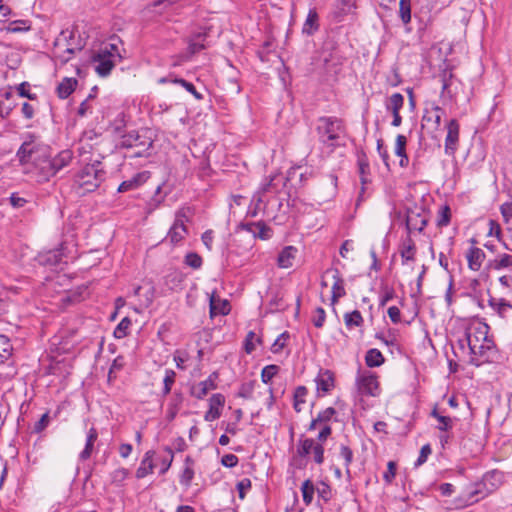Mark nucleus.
<instances>
[{
    "instance_id": "f257e3e1",
    "label": "nucleus",
    "mask_w": 512,
    "mask_h": 512,
    "mask_svg": "<svg viewBox=\"0 0 512 512\" xmlns=\"http://www.w3.org/2000/svg\"><path fill=\"white\" fill-rule=\"evenodd\" d=\"M488 332L486 323L476 321L468 325L463 337L457 341L458 348L463 354L469 355V362L475 366L488 362L494 352V343Z\"/></svg>"
},
{
    "instance_id": "f03ea898",
    "label": "nucleus",
    "mask_w": 512,
    "mask_h": 512,
    "mask_svg": "<svg viewBox=\"0 0 512 512\" xmlns=\"http://www.w3.org/2000/svg\"><path fill=\"white\" fill-rule=\"evenodd\" d=\"M72 160V152L70 150L61 151L56 157L50 159L48 157H38L34 162V176H37L38 182L47 181L54 176L57 171L65 167Z\"/></svg>"
},
{
    "instance_id": "7ed1b4c3",
    "label": "nucleus",
    "mask_w": 512,
    "mask_h": 512,
    "mask_svg": "<svg viewBox=\"0 0 512 512\" xmlns=\"http://www.w3.org/2000/svg\"><path fill=\"white\" fill-rule=\"evenodd\" d=\"M80 50L81 46L79 43H76L73 32L63 30L54 40L52 58L56 63L59 62L63 65L71 60L74 54Z\"/></svg>"
},
{
    "instance_id": "20e7f679",
    "label": "nucleus",
    "mask_w": 512,
    "mask_h": 512,
    "mask_svg": "<svg viewBox=\"0 0 512 512\" xmlns=\"http://www.w3.org/2000/svg\"><path fill=\"white\" fill-rule=\"evenodd\" d=\"M121 59L119 48L116 44L109 43L101 47L92 57V63L96 73L101 77L108 76L116 63Z\"/></svg>"
},
{
    "instance_id": "39448f33",
    "label": "nucleus",
    "mask_w": 512,
    "mask_h": 512,
    "mask_svg": "<svg viewBox=\"0 0 512 512\" xmlns=\"http://www.w3.org/2000/svg\"><path fill=\"white\" fill-rule=\"evenodd\" d=\"M105 171L98 160L86 164L76 177V183L85 192L94 191L104 180Z\"/></svg>"
},
{
    "instance_id": "423d86ee",
    "label": "nucleus",
    "mask_w": 512,
    "mask_h": 512,
    "mask_svg": "<svg viewBox=\"0 0 512 512\" xmlns=\"http://www.w3.org/2000/svg\"><path fill=\"white\" fill-rule=\"evenodd\" d=\"M317 129L321 141L330 145H334L343 133L342 121L333 117L320 118Z\"/></svg>"
},
{
    "instance_id": "0eeeda50",
    "label": "nucleus",
    "mask_w": 512,
    "mask_h": 512,
    "mask_svg": "<svg viewBox=\"0 0 512 512\" xmlns=\"http://www.w3.org/2000/svg\"><path fill=\"white\" fill-rule=\"evenodd\" d=\"M356 386L358 392L362 395L378 397L381 393L377 375L369 370L358 371Z\"/></svg>"
},
{
    "instance_id": "6e6552de",
    "label": "nucleus",
    "mask_w": 512,
    "mask_h": 512,
    "mask_svg": "<svg viewBox=\"0 0 512 512\" xmlns=\"http://www.w3.org/2000/svg\"><path fill=\"white\" fill-rule=\"evenodd\" d=\"M153 141L147 132L132 131L122 137L121 145L126 148H136L135 156L142 157L152 147Z\"/></svg>"
},
{
    "instance_id": "1a4fd4ad",
    "label": "nucleus",
    "mask_w": 512,
    "mask_h": 512,
    "mask_svg": "<svg viewBox=\"0 0 512 512\" xmlns=\"http://www.w3.org/2000/svg\"><path fill=\"white\" fill-rule=\"evenodd\" d=\"M189 220V209L181 208L175 214V220L170 228L166 239L169 240L172 244L176 245L183 241L187 234V228L185 223Z\"/></svg>"
},
{
    "instance_id": "9d476101",
    "label": "nucleus",
    "mask_w": 512,
    "mask_h": 512,
    "mask_svg": "<svg viewBox=\"0 0 512 512\" xmlns=\"http://www.w3.org/2000/svg\"><path fill=\"white\" fill-rule=\"evenodd\" d=\"M488 489L481 479L474 483L472 488L463 497H459L457 501L462 507L469 506L490 495L492 492H488Z\"/></svg>"
},
{
    "instance_id": "9b49d317",
    "label": "nucleus",
    "mask_w": 512,
    "mask_h": 512,
    "mask_svg": "<svg viewBox=\"0 0 512 512\" xmlns=\"http://www.w3.org/2000/svg\"><path fill=\"white\" fill-rule=\"evenodd\" d=\"M329 276L332 279V285H331L332 296H331V301L334 304V303H336L339 300V298H341V297H343L345 295L344 280L341 278L340 273H339L338 270H336V269L328 270V271L325 272L323 280H322V285L323 286H328L326 278L329 277Z\"/></svg>"
},
{
    "instance_id": "f8f14e48",
    "label": "nucleus",
    "mask_w": 512,
    "mask_h": 512,
    "mask_svg": "<svg viewBox=\"0 0 512 512\" xmlns=\"http://www.w3.org/2000/svg\"><path fill=\"white\" fill-rule=\"evenodd\" d=\"M447 135L445 138V153L447 155H454L458 149L460 125L457 120L451 119L447 123Z\"/></svg>"
},
{
    "instance_id": "ddd939ff",
    "label": "nucleus",
    "mask_w": 512,
    "mask_h": 512,
    "mask_svg": "<svg viewBox=\"0 0 512 512\" xmlns=\"http://www.w3.org/2000/svg\"><path fill=\"white\" fill-rule=\"evenodd\" d=\"M314 381L318 397L327 395L335 386V377L330 370H320Z\"/></svg>"
},
{
    "instance_id": "4468645a",
    "label": "nucleus",
    "mask_w": 512,
    "mask_h": 512,
    "mask_svg": "<svg viewBox=\"0 0 512 512\" xmlns=\"http://www.w3.org/2000/svg\"><path fill=\"white\" fill-rule=\"evenodd\" d=\"M35 30L39 40L42 42V44L38 46L43 48L46 47V43L51 36V20L44 15H37L34 18V31Z\"/></svg>"
},
{
    "instance_id": "2eb2a0df",
    "label": "nucleus",
    "mask_w": 512,
    "mask_h": 512,
    "mask_svg": "<svg viewBox=\"0 0 512 512\" xmlns=\"http://www.w3.org/2000/svg\"><path fill=\"white\" fill-rule=\"evenodd\" d=\"M443 115L444 110L435 103H431L425 108L422 120L433 130H438L441 126Z\"/></svg>"
},
{
    "instance_id": "dca6fc26",
    "label": "nucleus",
    "mask_w": 512,
    "mask_h": 512,
    "mask_svg": "<svg viewBox=\"0 0 512 512\" xmlns=\"http://www.w3.org/2000/svg\"><path fill=\"white\" fill-rule=\"evenodd\" d=\"M224 405L225 397L220 393L213 394L209 399V409L204 415V420L212 422L220 418Z\"/></svg>"
},
{
    "instance_id": "f3484780",
    "label": "nucleus",
    "mask_w": 512,
    "mask_h": 512,
    "mask_svg": "<svg viewBox=\"0 0 512 512\" xmlns=\"http://www.w3.org/2000/svg\"><path fill=\"white\" fill-rule=\"evenodd\" d=\"M217 374H211L207 379L194 385L191 389V394L197 399H203L211 390L216 389Z\"/></svg>"
},
{
    "instance_id": "a211bd4d",
    "label": "nucleus",
    "mask_w": 512,
    "mask_h": 512,
    "mask_svg": "<svg viewBox=\"0 0 512 512\" xmlns=\"http://www.w3.org/2000/svg\"><path fill=\"white\" fill-rule=\"evenodd\" d=\"M485 257L486 256L484 251L481 248L475 246L470 247L465 253L468 268L475 272L481 269Z\"/></svg>"
},
{
    "instance_id": "6ab92c4d",
    "label": "nucleus",
    "mask_w": 512,
    "mask_h": 512,
    "mask_svg": "<svg viewBox=\"0 0 512 512\" xmlns=\"http://www.w3.org/2000/svg\"><path fill=\"white\" fill-rule=\"evenodd\" d=\"M399 254L401 256L403 265L415 261L416 245L410 236H407L401 241L399 245Z\"/></svg>"
},
{
    "instance_id": "aec40b11",
    "label": "nucleus",
    "mask_w": 512,
    "mask_h": 512,
    "mask_svg": "<svg viewBox=\"0 0 512 512\" xmlns=\"http://www.w3.org/2000/svg\"><path fill=\"white\" fill-rule=\"evenodd\" d=\"M489 307L502 319H508L512 315V304L504 298H490Z\"/></svg>"
},
{
    "instance_id": "412c9836",
    "label": "nucleus",
    "mask_w": 512,
    "mask_h": 512,
    "mask_svg": "<svg viewBox=\"0 0 512 512\" xmlns=\"http://www.w3.org/2000/svg\"><path fill=\"white\" fill-rule=\"evenodd\" d=\"M298 250L294 246H286L284 247L278 257H277V265L279 268L288 269L291 268L296 259Z\"/></svg>"
},
{
    "instance_id": "4be33fe9",
    "label": "nucleus",
    "mask_w": 512,
    "mask_h": 512,
    "mask_svg": "<svg viewBox=\"0 0 512 512\" xmlns=\"http://www.w3.org/2000/svg\"><path fill=\"white\" fill-rule=\"evenodd\" d=\"M155 452L153 450H149L144 454L143 459L140 462L139 467L136 470V478L142 479L147 475L153 473L154 470V458Z\"/></svg>"
},
{
    "instance_id": "5701e85b",
    "label": "nucleus",
    "mask_w": 512,
    "mask_h": 512,
    "mask_svg": "<svg viewBox=\"0 0 512 512\" xmlns=\"http://www.w3.org/2000/svg\"><path fill=\"white\" fill-rule=\"evenodd\" d=\"M485 485H487L488 492H495L501 487L504 482V474L498 470H491L483 475L481 478Z\"/></svg>"
},
{
    "instance_id": "b1692460",
    "label": "nucleus",
    "mask_w": 512,
    "mask_h": 512,
    "mask_svg": "<svg viewBox=\"0 0 512 512\" xmlns=\"http://www.w3.org/2000/svg\"><path fill=\"white\" fill-rule=\"evenodd\" d=\"M335 415L336 410L333 407H328L325 410L319 412L317 417L311 421L309 430H316L319 424L330 425L329 423Z\"/></svg>"
},
{
    "instance_id": "393cba45",
    "label": "nucleus",
    "mask_w": 512,
    "mask_h": 512,
    "mask_svg": "<svg viewBox=\"0 0 512 512\" xmlns=\"http://www.w3.org/2000/svg\"><path fill=\"white\" fill-rule=\"evenodd\" d=\"M195 475L194 460L190 456H186L184 467L180 475V483L185 487H189Z\"/></svg>"
},
{
    "instance_id": "a878e982",
    "label": "nucleus",
    "mask_w": 512,
    "mask_h": 512,
    "mask_svg": "<svg viewBox=\"0 0 512 512\" xmlns=\"http://www.w3.org/2000/svg\"><path fill=\"white\" fill-rule=\"evenodd\" d=\"M488 268L496 271H500L502 269L512 270V255L506 253L499 254L493 260L488 262Z\"/></svg>"
},
{
    "instance_id": "bb28decb",
    "label": "nucleus",
    "mask_w": 512,
    "mask_h": 512,
    "mask_svg": "<svg viewBox=\"0 0 512 512\" xmlns=\"http://www.w3.org/2000/svg\"><path fill=\"white\" fill-rule=\"evenodd\" d=\"M98 438V432L94 427H91L87 433V439L84 449L81 451L79 457L81 460L85 461L90 458L94 444Z\"/></svg>"
},
{
    "instance_id": "cd10ccee",
    "label": "nucleus",
    "mask_w": 512,
    "mask_h": 512,
    "mask_svg": "<svg viewBox=\"0 0 512 512\" xmlns=\"http://www.w3.org/2000/svg\"><path fill=\"white\" fill-rule=\"evenodd\" d=\"M147 180L146 173H138L133 176L131 179L123 181L119 187V192H127L138 188L141 184H143Z\"/></svg>"
},
{
    "instance_id": "c85d7f7f",
    "label": "nucleus",
    "mask_w": 512,
    "mask_h": 512,
    "mask_svg": "<svg viewBox=\"0 0 512 512\" xmlns=\"http://www.w3.org/2000/svg\"><path fill=\"white\" fill-rule=\"evenodd\" d=\"M75 78L66 77L57 86V94L61 99L69 97L77 86Z\"/></svg>"
},
{
    "instance_id": "c756f323",
    "label": "nucleus",
    "mask_w": 512,
    "mask_h": 512,
    "mask_svg": "<svg viewBox=\"0 0 512 512\" xmlns=\"http://www.w3.org/2000/svg\"><path fill=\"white\" fill-rule=\"evenodd\" d=\"M230 311V304L227 300H222L214 295L210 298V312L212 315H226Z\"/></svg>"
},
{
    "instance_id": "7c9ffc66",
    "label": "nucleus",
    "mask_w": 512,
    "mask_h": 512,
    "mask_svg": "<svg viewBox=\"0 0 512 512\" xmlns=\"http://www.w3.org/2000/svg\"><path fill=\"white\" fill-rule=\"evenodd\" d=\"M365 362L368 367H379L384 363V356L378 349H370L365 356Z\"/></svg>"
},
{
    "instance_id": "2f4dec72",
    "label": "nucleus",
    "mask_w": 512,
    "mask_h": 512,
    "mask_svg": "<svg viewBox=\"0 0 512 512\" xmlns=\"http://www.w3.org/2000/svg\"><path fill=\"white\" fill-rule=\"evenodd\" d=\"M344 323L348 329H352L354 327H360L363 325L364 319L358 310H354L349 313L344 314Z\"/></svg>"
},
{
    "instance_id": "473e14b6",
    "label": "nucleus",
    "mask_w": 512,
    "mask_h": 512,
    "mask_svg": "<svg viewBox=\"0 0 512 512\" xmlns=\"http://www.w3.org/2000/svg\"><path fill=\"white\" fill-rule=\"evenodd\" d=\"M431 416L438 421L437 429L440 431H448L452 428V419L439 413L437 407L432 410Z\"/></svg>"
},
{
    "instance_id": "72a5a7b5",
    "label": "nucleus",
    "mask_w": 512,
    "mask_h": 512,
    "mask_svg": "<svg viewBox=\"0 0 512 512\" xmlns=\"http://www.w3.org/2000/svg\"><path fill=\"white\" fill-rule=\"evenodd\" d=\"M318 15L315 10H310L303 25V32L310 35L318 29Z\"/></svg>"
},
{
    "instance_id": "f704fd0d",
    "label": "nucleus",
    "mask_w": 512,
    "mask_h": 512,
    "mask_svg": "<svg viewBox=\"0 0 512 512\" xmlns=\"http://www.w3.org/2000/svg\"><path fill=\"white\" fill-rule=\"evenodd\" d=\"M427 225V219L419 215H409L407 217V228L409 231L415 230L421 232Z\"/></svg>"
},
{
    "instance_id": "c9c22d12",
    "label": "nucleus",
    "mask_w": 512,
    "mask_h": 512,
    "mask_svg": "<svg viewBox=\"0 0 512 512\" xmlns=\"http://www.w3.org/2000/svg\"><path fill=\"white\" fill-rule=\"evenodd\" d=\"M308 394V390L305 386H298L294 392V409L297 412L302 411L303 405L306 402V396Z\"/></svg>"
},
{
    "instance_id": "e433bc0d",
    "label": "nucleus",
    "mask_w": 512,
    "mask_h": 512,
    "mask_svg": "<svg viewBox=\"0 0 512 512\" xmlns=\"http://www.w3.org/2000/svg\"><path fill=\"white\" fill-rule=\"evenodd\" d=\"M131 320L128 317H124L114 329L113 335L117 339H122L129 334L131 327Z\"/></svg>"
},
{
    "instance_id": "4c0bfd02",
    "label": "nucleus",
    "mask_w": 512,
    "mask_h": 512,
    "mask_svg": "<svg viewBox=\"0 0 512 512\" xmlns=\"http://www.w3.org/2000/svg\"><path fill=\"white\" fill-rule=\"evenodd\" d=\"M315 491L316 488L314 487L311 480L307 479L302 483L301 492L303 496V501L306 505H310L312 503Z\"/></svg>"
},
{
    "instance_id": "58836bf2",
    "label": "nucleus",
    "mask_w": 512,
    "mask_h": 512,
    "mask_svg": "<svg viewBox=\"0 0 512 512\" xmlns=\"http://www.w3.org/2000/svg\"><path fill=\"white\" fill-rule=\"evenodd\" d=\"M404 104V97L400 93H394L390 96L386 108L392 113L400 112Z\"/></svg>"
},
{
    "instance_id": "ea45409f",
    "label": "nucleus",
    "mask_w": 512,
    "mask_h": 512,
    "mask_svg": "<svg viewBox=\"0 0 512 512\" xmlns=\"http://www.w3.org/2000/svg\"><path fill=\"white\" fill-rule=\"evenodd\" d=\"M12 345L7 336L0 334V363L11 356Z\"/></svg>"
},
{
    "instance_id": "a19ab883",
    "label": "nucleus",
    "mask_w": 512,
    "mask_h": 512,
    "mask_svg": "<svg viewBox=\"0 0 512 512\" xmlns=\"http://www.w3.org/2000/svg\"><path fill=\"white\" fill-rule=\"evenodd\" d=\"M399 16L404 24L411 21V0L399 1Z\"/></svg>"
},
{
    "instance_id": "79ce46f5",
    "label": "nucleus",
    "mask_w": 512,
    "mask_h": 512,
    "mask_svg": "<svg viewBox=\"0 0 512 512\" xmlns=\"http://www.w3.org/2000/svg\"><path fill=\"white\" fill-rule=\"evenodd\" d=\"M451 219V210L450 207L445 205L440 207L437 215V226L438 227H446L449 225Z\"/></svg>"
},
{
    "instance_id": "37998d69",
    "label": "nucleus",
    "mask_w": 512,
    "mask_h": 512,
    "mask_svg": "<svg viewBox=\"0 0 512 512\" xmlns=\"http://www.w3.org/2000/svg\"><path fill=\"white\" fill-rule=\"evenodd\" d=\"M129 476V470L123 467L115 469L110 474L111 483L114 485H121Z\"/></svg>"
},
{
    "instance_id": "c03bdc74",
    "label": "nucleus",
    "mask_w": 512,
    "mask_h": 512,
    "mask_svg": "<svg viewBox=\"0 0 512 512\" xmlns=\"http://www.w3.org/2000/svg\"><path fill=\"white\" fill-rule=\"evenodd\" d=\"M21 164H27L32 156V146L29 142H24L17 152Z\"/></svg>"
},
{
    "instance_id": "a18cd8bd",
    "label": "nucleus",
    "mask_w": 512,
    "mask_h": 512,
    "mask_svg": "<svg viewBox=\"0 0 512 512\" xmlns=\"http://www.w3.org/2000/svg\"><path fill=\"white\" fill-rule=\"evenodd\" d=\"M314 439L306 438L304 440H300L297 445V454L301 457H306L311 454V450L313 448Z\"/></svg>"
},
{
    "instance_id": "49530a36",
    "label": "nucleus",
    "mask_w": 512,
    "mask_h": 512,
    "mask_svg": "<svg viewBox=\"0 0 512 512\" xmlns=\"http://www.w3.org/2000/svg\"><path fill=\"white\" fill-rule=\"evenodd\" d=\"M172 83L181 85L183 88H185L189 93H191L198 100H201L203 98L202 94L197 92L195 86L192 83H190L182 78L175 77V78H173Z\"/></svg>"
},
{
    "instance_id": "de8ad7c7",
    "label": "nucleus",
    "mask_w": 512,
    "mask_h": 512,
    "mask_svg": "<svg viewBox=\"0 0 512 512\" xmlns=\"http://www.w3.org/2000/svg\"><path fill=\"white\" fill-rule=\"evenodd\" d=\"M40 262L43 264H49V265H58L62 262V254L58 250L56 251H49L45 258L41 257Z\"/></svg>"
},
{
    "instance_id": "09e8293b",
    "label": "nucleus",
    "mask_w": 512,
    "mask_h": 512,
    "mask_svg": "<svg viewBox=\"0 0 512 512\" xmlns=\"http://www.w3.org/2000/svg\"><path fill=\"white\" fill-rule=\"evenodd\" d=\"M165 452L167 453V456L160 460V474H165L169 470L174 459V452L170 447H166Z\"/></svg>"
},
{
    "instance_id": "8fccbe9b",
    "label": "nucleus",
    "mask_w": 512,
    "mask_h": 512,
    "mask_svg": "<svg viewBox=\"0 0 512 512\" xmlns=\"http://www.w3.org/2000/svg\"><path fill=\"white\" fill-rule=\"evenodd\" d=\"M279 367L277 365H267L261 371V380L263 383H269L272 378L278 373Z\"/></svg>"
},
{
    "instance_id": "3c124183",
    "label": "nucleus",
    "mask_w": 512,
    "mask_h": 512,
    "mask_svg": "<svg viewBox=\"0 0 512 512\" xmlns=\"http://www.w3.org/2000/svg\"><path fill=\"white\" fill-rule=\"evenodd\" d=\"M204 37L205 35L198 34L190 40L188 49L191 54H195L205 48L203 43Z\"/></svg>"
},
{
    "instance_id": "603ef678",
    "label": "nucleus",
    "mask_w": 512,
    "mask_h": 512,
    "mask_svg": "<svg viewBox=\"0 0 512 512\" xmlns=\"http://www.w3.org/2000/svg\"><path fill=\"white\" fill-rule=\"evenodd\" d=\"M288 339H289V334L287 332L280 334L275 339L274 343L272 344L271 351L273 353L281 352L282 349L286 346Z\"/></svg>"
},
{
    "instance_id": "864d4df0",
    "label": "nucleus",
    "mask_w": 512,
    "mask_h": 512,
    "mask_svg": "<svg viewBox=\"0 0 512 512\" xmlns=\"http://www.w3.org/2000/svg\"><path fill=\"white\" fill-rule=\"evenodd\" d=\"M176 373L173 370L167 369L164 376L163 394L168 395L171 391L172 385L175 382Z\"/></svg>"
},
{
    "instance_id": "5fc2aeb1",
    "label": "nucleus",
    "mask_w": 512,
    "mask_h": 512,
    "mask_svg": "<svg viewBox=\"0 0 512 512\" xmlns=\"http://www.w3.org/2000/svg\"><path fill=\"white\" fill-rule=\"evenodd\" d=\"M311 454L313 455V459L317 464H322L324 462V447L322 443H317L314 441Z\"/></svg>"
},
{
    "instance_id": "6e6d98bb",
    "label": "nucleus",
    "mask_w": 512,
    "mask_h": 512,
    "mask_svg": "<svg viewBox=\"0 0 512 512\" xmlns=\"http://www.w3.org/2000/svg\"><path fill=\"white\" fill-rule=\"evenodd\" d=\"M326 319V313L325 310L322 307H317L314 310L313 316H312V322L315 327L321 328L324 325Z\"/></svg>"
},
{
    "instance_id": "4d7b16f0",
    "label": "nucleus",
    "mask_w": 512,
    "mask_h": 512,
    "mask_svg": "<svg viewBox=\"0 0 512 512\" xmlns=\"http://www.w3.org/2000/svg\"><path fill=\"white\" fill-rule=\"evenodd\" d=\"M255 341H259V339L256 338L253 331H249L244 341V349L247 354H251L255 350Z\"/></svg>"
},
{
    "instance_id": "13d9d810",
    "label": "nucleus",
    "mask_w": 512,
    "mask_h": 512,
    "mask_svg": "<svg viewBox=\"0 0 512 512\" xmlns=\"http://www.w3.org/2000/svg\"><path fill=\"white\" fill-rule=\"evenodd\" d=\"M185 263L193 269H198L202 265V258L197 253H188L185 257Z\"/></svg>"
},
{
    "instance_id": "bf43d9fd",
    "label": "nucleus",
    "mask_w": 512,
    "mask_h": 512,
    "mask_svg": "<svg viewBox=\"0 0 512 512\" xmlns=\"http://www.w3.org/2000/svg\"><path fill=\"white\" fill-rule=\"evenodd\" d=\"M316 492L320 498H322L325 502L329 501L331 498V488L325 482H321L316 487Z\"/></svg>"
},
{
    "instance_id": "052dcab7",
    "label": "nucleus",
    "mask_w": 512,
    "mask_h": 512,
    "mask_svg": "<svg viewBox=\"0 0 512 512\" xmlns=\"http://www.w3.org/2000/svg\"><path fill=\"white\" fill-rule=\"evenodd\" d=\"M406 144H407V138L404 135L399 134L396 137L395 150H394L395 154L397 156L406 154Z\"/></svg>"
},
{
    "instance_id": "680f3d73",
    "label": "nucleus",
    "mask_w": 512,
    "mask_h": 512,
    "mask_svg": "<svg viewBox=\"0 0 512 512\" xmlns=\"http://www.w3.org/2000/svg\"><path fill=\"white\" fill-rule=\"evenodd\" d=\"M396 475V464L393 461H389L387 464V470L383 474V479L386 483L390 484Z\"/></svg>"
},
{
    "instance_id": "e2e57ef3",
    "label": "nucleus",
    "mask_w": 512,
    "mask_h": 512,
    "mask_svg": "<svg viewBox=\"0 0 512 512\" xmlns=\"http://www.w3.org/2000/svg\"><path fill=\"white\" fill-rule=\"evenodd\" d=\"M431 452L432 449L429 444L422 446L420 454L415 462V466H421L422 464H424L427 461L428 456L431 454Z\"/></svg>"
},
{
    "instance_id": "0e129e2a",
    "label": "nucleus",
    "mask_w": 512,
    "mask_h": 512,
    "mask_svg": "<svg viewBox=\"0 0 512 512\" xmlns=\"http://www.w3.org/2000/svg\"><path fill=\"white\" fill-rule=\"evenodd\" d=\"M500 212L505 223H509L512 219V200L505 202L500 206Z\"/></svg>"
},
{
    "instance_id": "69168bd1",
    "label": "nucleus",
    "mask_w": 512,
    "mask_h": 512,
    "mask_svg": "<svg viewBox=\"0 0 512 512\" xmlns=\"http://www.w3.org/2000/svg\"><path fill=\"white\" fill-rule=\"evenodd\" d=\"M340 455L343 457L344 459V462H345V466L347 468V472L349 473V465L351 464L352 460H353V452L352 450L346 446V445H342L341 448H340Z\"/></svg>"
},
{
    "instance_id": "338daca9",
    "label": "nucleus",
    "mask_w": 512,
    "mask_h": 512,
    "mask_svg": "<svg viewBox=\"0 0 512 512\" xmlns=\"http://www.w3.org/2000/svg\"><path fill=\"white\" fill-rule=\"evenodd\" d=\"M250 488H251V481H250V479L244 478V479L240 480L237 483V490L239 492V497L241 499H244L246 492L248 490H250Z\"/></svg>"
},
{
    "instance_id": "774afa93",
    "label": "nucleus",
    "mask_w": 512,
    "mask_h": 512,
    "mask_svg": "<svg viewBox=\"0 0 512 512\" xmlns=\"http://www.w3.org/2000/svg\"><path fill=\"white\" fill-rule=\"evenodd\" d=\"M49 422H50V417H49V413H44L41 418L39 419V421L34 425V432H41L43 431L48 425H49Z\"/></svg>"
}]
</instances>
